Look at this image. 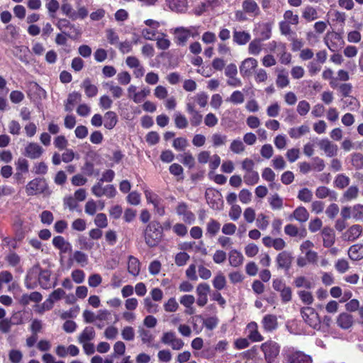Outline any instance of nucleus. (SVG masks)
<instances>
[{
  "label": "nucleus",
  "mask_w": 363,
  "mask_h": 363,
  "mask_svg": "<svg viewBox=\"0 0 363 363\" xmlns=\"http://www.w3.org/2000/svg\"><path fill=\"white\" fill-rule=\"evenodd\" d=\"M143 235L145 244L150 248L157 247L164 237L162 224L158 220L149 222L143 230Z\"/></svg>",
  "instance_id": "1"
},
{
  "label": "nucleus",
  "mask_w": 363,
  "mask_h": 363,
  "mask_svg": "<svg viewBox=\"0 0 363 363\" xmlns=\"http://www.w3.org/2000/svg\"><path fill=\"white\" fill-rule=\"evenodd\" d=\"M313 246V244L310 240L303 242L300 246V250L303 254H305L304 257L300 256L297 259V264L299 267H305L308 264H315L318 260L317 252L311 250V248Z\"/></svg>",
  "instance_id": "2"
},
{
  "label": "nucleus",
  "mask_w": 363,
  "mask_h": 363,
  "mask_svg": "<svg viewBox=\"0 0 363 363\" xmlns=\"http://www.w3.org/2000/svg\"><path fill=\"white\" fill-rule=\"evenodd\" d=\"M260 348L268 363H273L280 352V346L273 340H268L262 343Z\"/></svg>",
  "instance_id": "3"
},
{
  "label": "nucleus",
  "mask_w": 363,
  "mask_h": 363,
  "mask_svg": "<svg viewBox=\"0 0 363 363\" xmlns=\"http://www.w3.org/2000/svg\"><path fill=\"white\" fill-rule=\"evenodd\" d=\"M47 188L48 184L45 179L36 177L26 184V192L28 196H34L43 193Z\"/></svg>",
  "instance_id": "4"
},
{
  "label": "nucleus",
  "mask_w": 363,
  "mask_h": 363,
  "mask_svg": "<svg viewBox=\"0 0 363 363\" xmlns=\"http://www.w3.org/2000/svg\"><path fill=\"white\" fill-rule=\"evenodd\" d=\"M301 313L303 320L311 328L319 330L320 328L321 320L318 314L311 307L303 308Z\"/></svg>",
  "instance_id": "5"
},
{
  "label": "nucleus",
  "mask_w": 363,
  "mask_h": 363,
  "mask_svg": "<svg viewBox=\"0 0 363 363\" xmlns=\"http://www.w3.org/2000/svg\"><path fill=\"white\" fill-rule=\"evenodd\" d=\"M91 193L96 197L106 196L108 199H112L116 196L117 191L113 184L102 186V184L96 182L91 187Z\"/></svg>",
  "instance_id": "6"
},
{
  "label": "nucleus",
  "mask_w": 363,
  "mask_h": 363,
  "mask_svg": "<svg viewBox=\"0 0 363 363\" xmlns=\"http://www.w3.org/2000/svg\"><path fill=\"white\" fill-rule=\"evenodd\" d=\"M161 342L164 345H169L174 350H179L184 345V341L177 337L175 333L172 331L164 333L161 337Z\"/></svg>",
  "instance_id": "7"
},
{
  "label": "nucleus",
  "mask_w": 363,
  "mask_h": 363,
  "mask_svg": "<svg viewBox=\"0 0 363 363\" xmlns=\"http://www.w3.org/2000/svg\"><path fill=\"white\" fill-rule=\"evenodd\" d=\"M211 291L210 286L207 283H200L196 289V304L199 307H203L208 302V295Z\"/></svg>",
  "instance_id": "8"
},
{
  "label": "nucleus",
  "mask_w": 363,
  "mask_h": 363,
  "mask_svg": "<svg viewBox=\"0 0 363 363\" xmlns=\"http://www.w3.org/2000/svg\"><path fill=\"white\" fill-rule=\"evenodd\" d=\"M177 215L182 216L184 222L186 224L194 223L196 217L193 212L189 210L188 205L185 202H180L176 208Z\"/></svg>",
  "instance_id": "9"
},
{
  "label": "nucleus",
  "mask_w": 363,
  "mask_h": 363,
  "mask_svg": "<svg viewBox=\"0 0 363 363\" xmlns=\"http://www.w3.org/2000/svg\"><path fill=\"white\" fill-rule=\"evenodd\" d=\"M44 152V149L36 143H29L24 149L23 155L31 159L36 160L40 158Z\"/></svg>",
  "instance_id": "10"
},
{
  "label": "nucleus",
  "mask_w": 363,
  "mask_h": 363,
  "mask_svg": "<svg viewBox=\"0 0 363 363\" xmlns=\"http://www.w3.org/2000/svg\"><path fill=\"white\" fill-rule=\"evenodd\" d=\"M257 61L255 58L248 57L244 60L240 66V72L243 77H248L257 67Z\"/></svg>",
  "instance_id": "11"
},
{
  "label": "nucleus",
  "mask_w": 363,
  "mask_h": 363,
  "mask_svg": "<svg viewBox=\"0 0 363 363\" xmlns=\"http://www.w3.org/2000/svg\"><path fill=\"white\" fill-rule=\"evenodd\" d=\"M186 110L189 114L191 115L190 122L192 126H199L203 119L202 115L195 109L194 101H191V99H188L186 106Z\"/></svg>",
  "instance_id": "12"
},
{
  "label": "nucleus",
  "mask_w": 363,
  "mask_h": 363,
  "mask_svg": "<svg viewBox=\"0 0 363 363\" xmlns=\"http://www.w3.org/2000/svg\"><path fill=\"white\" fill-rule=\"evenodd\" d=\"M246 330L247 332V338L251 342H257L264 340V337L259 332L258 325L256 322H250L246 326Z\"/></svg>",
  "instance_id": "13"
},
{
  "label": "nucleus",
  "mask_w": 363,
  "mask_h": 363,
  "mask_svg": "<svg viewBox=\"0 0 363 363\" xmlns=\"http://www.w3.org/2000/svg\"><path fill=\"white\" fill-rule=\"evenodd\" d=\"M38 284V266H34L27 273L25 286L28 289H33Z\"/></svg>",
  "instance_id": "14"
},
{
  "label": "nucleus",
  "mask_w": 363,
  "mask_h": 363,
  "mask_svg": "<svg viewBox=\"0 0 363 363\" xmlns=\"http://www.w3.org/2000/svg\"><path fill=\"white\" fill-rule=\"evenodd\" d=\"M174 42L177 45L184 46L191 36L190 30L184 27L177 28L174 30Z\"/></svg>",
  "instance_id": "15"
},
{
  "label": "nucleus",
  "mask_w": 363,
  "mask_h": 363,
  "mask_svg": "<svg viewBox=\"0 0 363 363\" xmlns=\"http://www.w3.org/2000/svg\"><path fill=\"white\" fill-rule=\"evenodd\" d=\"M263 329L266 332H272L278 327L277 318L275 315L267 314L262 320Z\"/></svg>",
  "instance_id": "16"
},
{
  "label": "nucleus",
  "mask_w": 363,
  "mask_h": 363,
  "mask_svg": "<svg viewBox=\"0 0 363 363\" xmlns=\"http://www.w3.org/2000/svg\"><path fill=\"white\" fill-rule=\"evenodd\" d=\"M292 256L286 251L280 252L277 257V263L278 268L284 269L288 271L291 265Z\"/></svg>",
  "instance_id": "17"
},
{
  "label": "nucleus",
  "mask_w": 363,
  "mask_h": 363,
  "mask_svg": "<svg viewBox=\"0 0 363 363\" xmlns=\"http://www.w3.org/2000/svg\"><path fill=\"white\" fill-rule=\"evenodd\" d=\"M317 144L328 157H331L337 155V146L333 144L328 139H322Z\"/></svg>",
  "instance_id": "18"
},
{
  "label": "nucleus",
  "mask_w": 363,
  "mask_h": 363,
  "mask_svg": "<svg viewBox=\"0 0 363 363\" xmlns=\"http://www.w3.org/2000/svg\"><path fill=\"white\" fill-rule=\"evenodd\" d=\"M336 323L337 325L343 330L350 328L354 323L353 316L346 312L341 313L337 318Z\"/></svg>",
  "instance_id": "19"
},
{
  "label": "nucleus",
  "mask_w": 363,
  "mask_h": 363,
  "mask_svg": "<svg viewBox=\"0 0 363 363\" xmlns=\"http://www.w3.org/2000/svg\"><path fill=\"white\" fill-rule=\"evenodd\" d=\"M51 272L48 269H43L38 266V284L44 289L51 288Z\"/></svg>",
  "instance_id": "20"
},
{
  "label": "nucleus",
  "mask_w": 363,
  "mask_h": 363,
  "mask_svg": "<svg viewBox=\"0 0 363 363\" xmlns=\"http://www.w3.org/2000/svg\"><path fill=\"white\" fill-rule=\"evenodd\" d=\"M362 227L359 224H354L343 234L342 238L345 240L354 241L362 234Z\"/></svg>",
  "instance_id": "21"
},
{
  "label": "nucleus",
  "mask_w": 363,
  "mask_h": 363,
  "mask_svg": "<svg viewBox=\"0 0 363 363\" xmlns=\"http://www.w3.org/2000/svg\"><path fill=\"white\" fill-rule=\"evenodd\" d=\"M56 26L59 30L62 31V33L67 35L69 38H72L70 34L66 32L67 29H69L72 33L76 35H79V32L77 28L74 27L73 24L70 23V21L66 18H60L56 23Z\"/></svg>",
  "instance_id": "22"
},
{
  "label": "nucleus",
  "mask_w": 363,
  "mask_h": 363,
  "mask_svg": "<svg viewBox=\"0 0 363 363\" xmlns=\"http://www.w3.org/2000/svg\"><path fill=\"white\" fill-rule=\"evenodd\" d=\"M322 235L323 239V246L325 247H332L335 241V235L334 230L330 227H324L322 230Z\"/></svg>",
  "instance_id": "23"
},
{
  "label": "nucleus",
  "mask_w": 363,
  "mask_h": 363,
  "mask_svg": "<svg viewBox=\"0 0 363 363\" xmlns=\"http://www.w3.org/2000/svg\"><path fill=\"white\" fill-rule=\"evenodd\" d=\"M167 5L173 11L182 13L187 9V0H166Z\"/></svg>",
  "instance_id": "24"
},
{
  "label": "nucleus",
  "mask_w": 363,
  "mask_h": 363,
  "mask_svg": "<svg viewBox=\"0 0 363 363\" xmlns=\"http://www.w3.org/2000/svg\"><path fill=\"white\" fill-rule=\"evenodd\" d=\"M243 11L252 16L259 13V8L255 0H244L242 4Z\"/></svg>",
  "instance_id": "25"
},
{
  "label": "nucleus",
  "mask_w": 363,
  "mask_h": 363,
  "mask_svg": "<svg viewBox=\"0 0 363 363\" xmlns=\"http://www.w3.org/2000/svg\"><path fill=\"white\" fill-rule=\"evenodd\" d=\"M218 5V0H206L197 5L195 8V13L197 16H201L203 13L206 12L209 9H213Z\"/></svg>",
  "instance_id": "26"
},
{
  "label": "nucleus",
  "mask_w": 363,
  "mask_h": 363,
  "mask_svg": "<svg viewBox=\"0 0 363 363\" xmlns=\"http://www.w3.org/2000/svg\"><path fill=\"white\" fill-rule=\"evenodd\" d=\"M251 39V35L246 31H238L235 30L233 33V42L239 45L247 44Z\"/></svg>",
  "instance_id": "27"
},
{
  "label": "nucleus",
  "mask_w": 363,
  "mask_h": 363,
  "mask_svg": "<svg viewBox=\"0 0 363 363\" xmlns=\"http://www.w3.org/2000/svg\"><path fill=\"white\" fill-rule=\"evenodd\" d=\"M128 271L134 277H136L140 274V262L139 259L134 256L130 255L128 257Z\"/></svg>",
  "instance_id": "28"
},
{
  "label": "nucleus",
  "mask_w": 363,
  "mask_h": 363,
  "mask_svg": "<svg viewBox=\"0 0 363 363\" xmlns=\"http://www.w3.org/2000/svg\"><path fill=\"white\" fill-rule=\"evenodd\" d=\"M229 263L233 267H238L242 264L244 257L242 253L237 250H232L229 252Z\"/></svg>",
  "instance_id": "29"
},
{
  "label": "nucleus",
  "mask_w": 363,
  "mask_h": 363,
  "mask_svg": "<svg viewBox=\"0 0 363 363\" xmlns=\"http://www.w3.org/2000/svg\"><path fill=\"white\" fill-rule=\"evenodd\" d=\"M348 255L352 260H360L363 258V245L355 244L352 245L348 250Z\"/></svg>",
  "instance_id": "30"
},
{
  "label": "nucleus",
  "mask_w": 363,
  "mask_h": 363,
  "mask_svg": "<svg viewBox=\"0 0 363 363\" xmlns=\"http://www.w3.org/2000/svg\"><path fill=\"white\" fill-rule=\"evenodd\" d=\"M118 123L117 114L112 111H107L104 115V127L108 130L113 129Z\"/></svg>",
  "instance_id": "31"
},
{
  "label": "nucleus",
  "mask_w": 363,
  "mask_h": 363,
  "mask_svg": "<svg viewBox=\"0 0 363 363\" xmlns=\"http://www.w3.org/2000/svg\"><path fill=\"white\" fill-rule=\"evenodd\" d=\"M81 97L82 96L79 92L74 91L69 94L65 104V111H72L74 105L81 101Z\"/></svg>",
  "instance_id": "32"
},
{
  "label": "nucleus",
  "mask_w": 363,
  "mask_h": 363,
  "mask_svg": "<svg viewBox=\"0 0 363 363\" xmlns=\"http://www.w3.org/2000/svg\"><path fill=\"white\" fill-rule=\"evenodd\" d=\"M82 87L84 89L85 94L89 98H92L96 96L98 93V88L96 85L92 84L91 80L87 78L82 82Z\"/></svg>",
  "instance_id": "33"
},
{
  "label": "nucleus",
  "mask_w": 363,
  "mask_h": 363,
  "mask_svg": "<svg viewBox=\"0 0 363 363\" xmlns=\"http://www.w3.org/2000/svg\"><path fill=\"white\" fill-rule=\"evenodd\" d=\"M196 320H202L203 325L209 330H213L216 328L218 323V319L217 317H208L207 318H203L202 315H199L195 317Z\"/></svg>",
  "instance_id": "34"
},
{
  "label": "nucleus",
  "mask_w": 363,
  "mask_h": 363,
  "mask_svg": "<svg viewBox=\"0 0 363 363\" xmlns=\"http://www.w3.org/2000/svg\"><path fill=\"white\" fill-rule=\"evenodd\" d=\"M243 179L245 184L248 186H253L259 182V176L257 171L253 170L245 172L243 176Z\"/></svg>",
  "instance_id": "35"
},
{
  "label": "nucleus",
  "mask_w": 363,
  "mask_h": 363,
  "mask_svg": "<svg viewBox=\"0 0 363 363\" xmlns=\"http://www.w3.org/2000/svg\"><path fill=\"white\" fill-rule=\"evenodd\" d=\"M52 245L54 247L63 252H66L68 247L70 246L69 242H67L62 236H55L52 239Z\"/></svg>",
  "instance_id": "36"
},
{
  "label": "nucleus",
  "mask_w": 363,
  "mask_h": 363,
  "mask_svg": "<svg viewBox=\"0 0 363 363\" xmlns=\"http://www.w3.org/2000/svg\"><path fill=\"white\" fill-rule=\"evenodd\" d=\"M220 228V223L218 220L211 218L206 225V234L210 237H214L219 232Z\"/></svg>",
  "instance_id": "37"
},
{
  "label": "nucleus",
  "mask_w": 363,
  "mask_h": 363,
  "mask_svg": "<svg viewBox=\"0 0 363 363\" xmlns=\"http://www.w3.org/2000/svg\"><path fill=\"white\" fill-rule=\"evenodd\" d=\"M95 337V330L93 327H86L79 336V341L84 343L93 340Z\"/></svg>",
  "instance_id": "38"
},
{
  "label": "nucleus",
  "mask_w": 363,
  "mask_h": 363,
  "mask_svg": "<svg viewBox=\"0 0 363 363\" xmlns=\"http://www.w3.org/2000/svg\"><path fill=\"white\" fill-rule=\"evenodd\" d=\"M213 287L218 291L223 289L226 285V279L223 273L219 272L212 281Z\"/></svg>",
  "instance_id": "39"
},
{
  "label": "nucleus",
  "mask_w": 363,
  "mask_h": 363,
  "mask_svg": "<svg viewBox=\"0 0 363 363\" xmlns=\"http://www.w3.org/2000/svg\"><path fill=\"white\" fill-rule=\"evenodd\" d=\"M189 99L194 101V104L196 103L201 108H204L208 104V96L205 92H200Z\"/></svg>",
  "instance_id": "40"
},
{
  "label": "nucleus",
  "mask_w": 363,
  "mask_h": 363,
  "mask_svg": "<svg viewBox=\"0 0 363 363\" xmlns=\"http://www.w3.org/2000/svg\"><path fill=\"white\" fill-rule=\"evenodd\" d=\"M139 336L143 343L150 345L154 340V335L152 333L143 328L138 330Z\"/></svg>",
  "instance_id": "41"
},
{
  "label": "nucleus",
  "mask_w": 363,
  "mask_h": 363,
  "mask_svg": "<svg viewBox=\"0 0 363 363\" xmlns=\"http://www.w3.org/2000/svg\"><path fill=\"white\" fill-rule=\"evenodd\" d=\"M16 171L28 173L29 171L28 161L24 157H19L15 162Z\"/></svg>",
  "instance_id": "42"
},
{
  "label": "nucleus",
  "mask_w": 363,
  "mask_h": 363,
  "mask_svg": "<svg viewBox=\"0 0 363 363\" xmlns=\"http://www.w3.org/2000/svg\"><path fill=\"white\" fill-rule=\"evenodd\" d=\"M349 184L350 178L342 174H338L334 181L335 186L341 189L347 186Z\"/></svg>",
  "instance_id": "43"
},
{
  "label": "nucleus",
  "mask_w": 363,
  "mask_h": 363,
  "mask_svg": "<svg viewBox=\"0 0 363 363\" xmlns=\"http://www.w3.org/2000/svg\"><path fill=\"white\" fill-rule=\"evenodd\" d=\"M174 123L177 128L184 129L188 126V121L185 116L180 113L174 114Z\"/></svg>",
  "instance_id": "44"
},
{
  "label": "nucleus",
  "mask_w": 363,
  "mask_h": 363,
  "mask_svg": "<svg viewBox=\"0 0 363 363\" xmlns=\"http://www.w3.org/2000/svg\"><path fill=\"white\" fill-rule=\"evenodd\" d=\"M359 189L356 186H350L344 193L342 196L343 201H351L357 197Z\"/></svg>",
  "instance_id": "45"
},
{
  "label": "nucleus",
  "mask_w": 363,
  "mask_h": 363,
  "mask_svg": "<svg viewBox=\"0 0 363 363\" xmlns=\"http://www.w3.org/2000/svg\"><path fill=\"white\" fill-rule=\"evenodd\" d=\"M48 167L44 162H35L33 165L32 172L35 174L45 175L48 173Z\"/></svg>",
  "instance_id": "46"
},
{
  "label": "nucleus",
  "mask_w": 363,
  "mask_h": 363,
  "mask_svg": "<svg viewBox=\"0 0 363 363\" xmlns=\"http://www.w3.org/2000/svg\"><path fill=\"white\" fill-rule=\"evenodd\" d=\"M1 238L3 242L2 245L8 247L11 252H12L11 250H16L18 247V241L14 237H1Z\"/></svg>",
  "instance_id": "47"
},
{
  "label": "nucleus",
  "mask_w": 363,
  "mask_h": 363,
  "mask_svg": "<svg viewBox=\"0 0 363 363\" xmlns=\"http://www.w3.org/2000/svg\"><path fill=\"white\" fill-rule=\"evenodd\" d=\"M5 260L11 267H16L21 262L20 256L14 252H10L6 257Z\"/></svg>",
  "instance_id": "48"
},
{
  "label": "nucleus",
  "mask_w": 363,
  "mask_h": 363,
  "mask_svg": "<svg viewBox=\"0 0 363 363\" xmlns=\"http://www.w3.org/2000/svg\"><path fill=\"white\" fill-rule=\"evenodd\" d=\"M303 17L308 21H312L318 18V13L315 9L307 6L303 11Z\"/></svg>",
  "instance_id": "49"
},
{
  "label": "nucleus",
  "mask_w": 363,
  "mask_h": 363,
  "mask_svg": "<svg viewBox=\"0 0 363 363\" xmlns=\"http://www.w3.org/2000/svg\"><path fill=\"white\" fill-rule=\"evenodd\" d=\"M213 146L215 147L223 145L227 142V136L219 133L213 134L212 137Z\"/></svg>",
  "instance_id": "50"
},
{
  "label": "nucleus",
  "mask_w": 363,
  "mask_h": 363,
  "mask_svg": "<svg viewBox=\"0 0 363 363\" xmlns=\"http://www.w3.org/2000/svg\"><path fill=\"white\" fill-rule=\"evenodd\" d=\"M144 307L146 309L147 312L149 313H156L158 312V305L154 303L151 298L149 297H146L144 301Z\"/></svg>",
  "instance_id": "51"
},
{
  "label": "nucleus",
  "mask_w": 363,
  "mask_h": 363,
  "mask_svg": "<svg viewBox=\"0 0 363 363\" xmlns=\"http://www.w3.org/2000/svg\"><path fill=\"white\" fill-rule=\"evenodd\" d=\"M262 50V46L259 40H254L251 41L248 46L249 53L254 55H257Z\"/></svg>",
  "instance_id": "52"
},
{
  "label": "nucleus",
  "mask_w": 363,
  "mask_h": 363,
  "mask_svg": "<svg viewBox=\"0 0 363 363\" xmlns=\"http://www.w3.org/2000/svg\"><path fill=\"white\" fill-rule=\"evenodd\" d=\"M189 258L190 257L186 252H180L176 255L174 262L178 267H182L187 263Z\"/></svg>",
  "instance_id": "53"
},
{
  "label": "nucleus",
  "mask_w": 363,
  "mask_h": 363,
  "mask_svg": "<svg viewBox=\"0 0 363 363\" xmlns=\"http://www.w3.org/2000/svg\"><path fill=\"white\" fill-rule=\"evenodd\" d=\"M352 215L356 221L363 220V205L356 204L352 208Z\"/></svg>",
  "instance_id": "54"
},
{
  "label": "nucleus",
  "mask_w": 363,
  "mask_h": 363,
  "mask_svg": "<svg viewBox=\"0 0 363 363\" xmlns=\"http://www.w3.org/2000/svg\"><path fill=\"white\" fill-rule=\"evenodd\" d=\"M61 10L64 14L68 16L73 21L76 20L75 11L73 10L72 6L69 3H63L61 6Z\"/></svg>",
  "instance_id": "55"
},
{
  "label": "nucleus",
  "mask_w": 363,
  "mask_h": 363,
  "mask_svg": "<svg viewBox=\"0 0 363 363\" xmlns=\"http://www.w3.org/2000/svg\"><path fill=\"white\" fill-rule=\"evenodd\" d=\"M95 225L99 228H104L108 225L107 217L105 213H98L94 219Z\"/></svg>",
  "instance_id": "56"
},
{
  "label": "nucleus",
  "mask_w": 363,
  "mask_h": 363,
  "mask_svg": "<svg viewBox=\"0 0 363 363\" xmlns=\"http://www.w3.org/2000/svg\"><path fill=\"white\" fill-rule=\"evenodd\" d=\"M298 198L304 202H310L313 198V194L308 188H303L298 191Z\"/></svg>",
  "instance_id": "57"
},
{
  "label": "nucleus",
  "mask_w": 363,
  "mask_h": 363,
  "mask_svg": "<svg viewBox=\"0 0 363 363\" xmlns=\"http://www.w3.org/2000/svg\"><path fill=\"white\" fill-rule=\"evenodd\" d=\"M106 35L108 42L111 45H116L119 41V36L112 28H108L106 30Z\"/></svg>",
  "instance_id": "58"
},
{
  "label": "nucleus",
  "mask_w": 363,
  "mask_h": 363,
  "mask_svg": "<svg viewBox=\"0 0 363 363\" xmlns=\"http://www.w3.org/2000/svg\"><path fill=\"white\" fill-rule=\"evenodd\" d=\"M68 141L64 135H58L54 140V145L60 150L66 149Z\"/></svg>",
  "instance_id": "59"
},
{
  "label": "nucleus",
  "mask_w": 363,
  "mask_h": 363,
  "mask_svg": "<svg viewBox=\"0 0 363 363\" xmlns=\"http://www.w3.org/2000/svg\"><path fill=\"white\" fill-rule=\"evenodd\" d=\"M309 218V213L306 208L299 206L296 208V220L300 222H306Z\"/></svg>",
  "instance_id": "60"
},
{
  "label": "nucleus",
  "mask_w": 363,
  "mask_h": 363,
  "mask_svg": "<svg viewBox=\"0 0 363 363\" xmlns=\"http://www.w3.org/2000/svg\"><path fill=\"white\" fill-rule=\"evenodd\" d=\"M73 257L74 259L82 267L85 266L88 263L87 255L81 251H75L73 255Z\"/></svg>",
  "instance_id": "61"
},
{
  "label": "nucleus",
  "mask_w": 363,
  "mask_h": 363,
  "mask_svg": "<svg viewBox=\"0 0 363 363\" xmlns=\"http://www.w3.org/2000/svg\"><path fill=\"white\" fill-rule=\"evenodd\" d=\"M182 160L181 162L182 164L189 169H191L195 165V160L190 152H185L183 155H182Z\"/></svg>",
  "instance_id": "62"
},
{
  "label": "nucleus",
  "mask_w": 363,
  "mask_h": 363,
  "mask_svg": "<svg viewBox=\"0 0 363 363\" xmlns=\"http://www.w3.org/2000/svg\"><path fill=\"white\" fill-rule=\"evenodd\" d=\"M230 150L236 154H239L245 150V145L240 140H234L230 146Z\"/></svg>",
  "instance_id": "63"
},
{
  "label": "nucleus",
  "mask_w": 363,
  "mask_h": 363,
  "mask_svg": "<svg viewBox=\"0 0 363 363\" xmlns=\"http://www.w3.org/2000/svg\"><path fill=\"white\" fill-rule=\"evenodd\" d=\"M352 164L357 169L363 168V155L361 153H354L352 157Z\"/></svg>",
  "instance_id": "64"
}]
</instances>
